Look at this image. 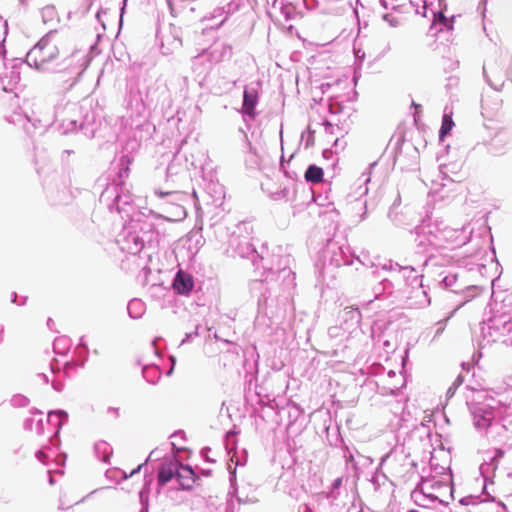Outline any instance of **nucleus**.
<instances>
[{"label":"nucleus","instance_id":"obj_6","mask_svg":"<svg viewBox=\"0 0 512 512\" xmlns=\"http://www.w3.org/2000/svg\"><path fill=\"white\" fill-rule=\"evenodd\" d=\"M48 423L54 426L55 431L54 434L49 438L50 444L43 445L39 450L36 451L35 457L37 460L42 462L43 464H47L49 456L46 453V450L51 449V445L58 448L60 446V437L59 433L63 427V425L68 421V413L65 410L58 409L52 410L48 412Z\"/></svg>","mask_w":512,"mask_h":512},{"label":"nucleus","instance_id":"obj_14","mask_svg":"<svg viewBox=\"0 0 512 512\" xmlns=\"http://www.w3.org/2000/svg\"><path fill=\"white\" fill-rule=\"evenodd\" d=\"M69 348V339L65 336L58 337L53 342V350L56 354L64 355Z\"/></svg>","mask_w":512,"mask_h":512},{"label":"nucleus","instance_id":"obj_19","mask_svg":"<svg viewBox=\"0 0 512 512\" xmlns=\"http://www.w3.org/2000/svg\"><path fill=\"white\" fill-rule=\"evenodd\" d=\"M56 11L53 6H46L41 10L42 20L44 23L52 21L55 17Z\"/></svg>","mask_w":512,"mask_h":512},{"label":"nucleus","instance_id":"obj_7","mask_svg":"<svg viewBox=\"0 0 512 512\" xmlns=\"http://www.w3.org/2000/svg\"><path fill=\"white\" fill-rule=\"evenodd\" d=\"M174 475L183 489H190L195 483V473L190 467L174 463L173 468L162 469V484L171 480Z\"/></svg>","mask_w":512,"mask_h":512},{"label":"nucleus","instance_id":"obj_5","mask_svg":"<svg viewBox=\"0 0 512 512\" xmlns=\"http://www.w3.org/2000/svg\"><path fill=\"white\" fill-rule=\"evenodd\" d=\"M160 453L157 449H154L150 452L147 459L144 463L139 464L136 468H134L128 476L132 477L133 475L139 473L144 466H148V463L151 466V476L147 475L148 468L145 469V483L142 489L139 492L141 503L144 505L145 498L150 492V485L152 483L153 478L156 480L155 491L156 494L160 493Z\"/></svg>","mask_w":512,"mask_h":512},{"label":"nucleus","instance_id":"obj_2","mask_svg":"<svg viewBox=\"0 0 512 512\" xmlns=\"http://www.w3.org/2000/svg\"><path fill=\"white\" fill-rule=\"evenodd\" d=\"M55 31H50L44 35L26 54V63L34 66L36 69L52 72L65 73L69 76L66 82H69L68 89L72 88L78 81L81 71L76 64L73 54L67 55L61 61H57L60 56L58 47L51 42V37Z\"/></svg>","mask_w":512,"mask_h":512},{"label":"nucleus","instance_id":"obj_25","mask_svg":"<svg viewBox=\"0 0 512 512\" xmlns=\"http://www.w3.org/2000/svg\"><path fill=\"white\" fill-rule=\"evenodd\" d=\"M126 6H127V0H122L121 1V7H120V19H119V26L120 27L123 24V15L125 13Z\"/></svg>","mask_w":512,"mask_h":512},{"label":"nucleus","instance_id":"obj_39","mask_svg":"<svg viewBox=\"0 0 512 512\" xmlns=\"http://www.w3.org/2000/svg\"><path fill=\"white\" fill-rule=\"evenodd\" d=\"M30 413L31 414H42V411L38 410L37 408H32L30 410Z\"/></svg>","mask_w":512,"mask_h":512},{"label":"nucleus","instance_id":"obj_21","mask_svg":"<svg viewBox=\"0 0 512 512\" xmlns=\"http://www.w3.org/2000/svg\"><path fill=\"white\" fill-rule=\"evenodd\" d=\"M80 367V362H76L74 360H71V361H67L65 364H64V367H63V371H64V374L66 376H68V373H69V370L70 369H74L76 367Z\"/></svg>","mask_w":512,"mask_h":512},{"label":"nucleus","instance_id":"obj_20","mask_svg":"<svg viewBox=\"0 0 512 512\" xmlns=\"http://www.w3.org/2000/svg\"><path fill=\"white\" fill-rule=\"evenodd\" d=\"M159 293H160V284L159 283H155V282H152L148 288V294L149 296L154 299V300H158L159 299Z\"/></svg>","mask_w":512,"mask_h":512},{"label":"nucleus","instance_id":"obj_40","mask_svg":"<svg viewBox=\"0 0 512 512\" xmlns=\"http://www.w3.org/2000/svg\"><path fill=\"white\" fill-rule=\"evenodd\" d=\"M108 411H109V412H112V413H115V414H116V416H118V411H119V409H118V408L109 407Z\"/></svg>","mask_w":512,"mask_h":512},{"label":"nucleus","instance_id":"obj_4","mask_svg":"<svg viewBox=\"0 0 512 512\" xmlns=\"http://www.w3.org/2000/svg\"><path fill=\"white\" fill-rule=\"evenodd\" d=\"M131 163L132 158L129 155L124 154L120 157L112 183L108 184L100 195V202L105 203L110 211L115 209L122 218L124 215L130 217L132 210L133 196L125 183L130 173Z\"/></svg>","mask_w":512,"mask_h":512},{"label":"nucleus","instance_id":"obj_1","mask_svg":"<svg viewBox=\"0 0 512 512\" xmlns=\"http://www.w3.org/2000/svg\"><path fill=\"white\" fill-rule=\"evenodd\" d=\"M139 222L131 219L128 224L123 226V229L116 237V244L119 249L128 254L136 255L142 251L147 257V263L142 268V274L144 279L142 280L143 285H149V276L153 274H160V254L157 250L160 239L159 233H153L151 231H145L142 235L139 234L137 228Z\"/></svg>","mask_w":512,"mask_h":512},{"label":"nucleus","instance_id":"obj_41","mask_svg":"<svg viewBox=\"0 0 512 512\" xmlns=\"http://www.w3.org/2000/svg\"><path fill=\"white\" fill-rule=\"evenodd\" d=\"M3 331H4V328H3V326H2V327H1V329H0V341H2V334H3Z\"/></svg>","mask_w":512,"mask_h":512},{"label":"nucleus","instance_id":"obj_24","mask_svg":"<svg viewBox=\"0 0 512 512\" xmlns=\"http://www.w3.org/2000/svg\"><path fill=\"white\" fill-rule=\"evenodd\" d=\"M18 295L16 292H13L12 293V298H11V302L14 303V304H17V305H25L26 304V301H27V297L24 296L22 297V300L20 302H18Z\"/></svg>","mask_w":512,"mask_h":512},{"label":"nucleus","instance_id":"obj_42","mask_svg":"<svg viewBox=\"0 0 512 512\" xmlns=\"http://www.w3.org/2000/svg\"><path fill=\"white\" fill-rule=\"evenodd\" d=\"M22 5H26L28 0H19Z\"/></svg>","mask_w":512,"mask_h":512},{"label":"nucleus","instance_id":"obj_16","mask_svg":"<svg viewBox=\"0 0 512 512\" xmlns=\"http://www.w3.org/2000/svg\"><path fill=\"white\" fill-rule=\"evenodd\" d=\"M454 122L452 116L449 114H445L443 116L442 125L440 128V138H444L453 128Z\"/></svg>","mask_w":512,"mask_h":512},{"label":"nucleus","instance_id":"obj_37","mask_svg":"<svg viewBox=\"0 0 512 512\" xmlns=\"http://www.w3.org/2000/svg\"><path fill=\"white\" fill-rule=\"evenodd\" d=\"M121 480H127L128 478H130V476H128L129 474L126 473L125 471H121Z\"/></svg>","mask_w":512,"mask_h":512},{"label":"nucleus","instance_id":"obj_36","mask_svg":"<svg viewBox=\"0 0 512 512\" xmlns=\"http://www.w3.org/2000/svg\"><path fill=\"white\" fill-rule=\"evenodd\" d=\"M48 474H49V479H48V482L50 485H54L55 484V480L53 478V476L51 475V472L48 471Z\"/></svg>","mask_w":512,"mask_h":512},{"label":"nucleus","instance_id":"obj_31","mask_svg":"<svg viewBox=\"0 0 512 512\" xmlns=\"http://www.w3.org/2000/svg\"><path fill=\"white\" fill-rule=\"evenodd\" d=\"M104 13H106V9H103V8L99 9L97 11V13H96V18L102 24V26L105 28V25H104V23L101 20V15L104 14Z\"/></svg>","mask_w":512,"mask_h":512},{"label":"nucleus","instance_id":"obj_28","mask_svg":"<svg viewBox=\"0 0 512 512\" xmlns=\"http://www.w3.org/2000/svg\"><path fill=\"white\" fill-rule=\"evenodd\" d=\"M159 35H160V13L158 12L157 18H156L155 37L158 38Z\"/></svg>","mask_w":512,"mask_h":512},{"label":"nucleus","instance_id":"obj_15","mask_svg":"<svg viewBox=\"0 0 512 512\" xmlns=\"http://www.w3.org/2000/svg\"><path fill=\"white\" fill-rule=\"evenodd\" d=\"M29 403V398L23 394H14L10 399V404L14 408H24L27 407Z\"/></svg>","mask_w":512,"mask_h":512},{"label":"nucleus","instance_id":"obj_45","mask_svg":"<svg viewBox=\"0 0 512 512\" xmlns=\"http://www.w3.org/2000/svg\"><path fill=\"white\" fill-rule=\"evenodd\" d=\"M164 217L168 220H172V217L170 215H165Z\"/></svg>","mask_w":512,"mask_h":512},{"label":"nucleus","instance_id":"obj_43","mask_svg":"<svg viewBox=\"0 0 512 512\" xmlns=\"http://www.w3.org/2000/svg\"><path fill=\"white\" fill-rule=\"evenodd\" d=\"M24 129L26 130V132H27L28 134H30V133H31V131H30V129H29L28 127H26V126H25V127H24Z\"/></svg>","mask_w":512,"mask_h":512},{"label":"nucleus","instance_id":"obj_12","mask_svg":"<svg viewBox=\"0 0 512 512\" xmlns=\"http://www.w3.org/2000/svg\"><path fill=\"white\" fill-rule=\"evenodd\" d=\"M324 172L321 167L310 165L305 171L304 178L307 182L320 183L323 181Z\"/></svg>","mask_w":512,"mask_h":512},{"label":"nucleus","instance_id":"obj_27","mask_svg":"<svg viewBox=\"0 0 512 512\" xmlns=\"http://www.w3.org/2000/svg\"><path fill=\"white\" fill-rule=\"evenodd\" d=\"M50 370L53 374H56L60 368H59V363L56 359H54L51 363H50Z\"/></svg>","mask_w":512,"mask_h":512},{"label":"nucleus","instance_id":"obj_10","mask_svg":"<svg viewBox=\"0 0 512 512\" xmlns=\"http://www.w3.org/2000/svg\"><path fill=\"white\" fill-rule=\"evenodd\" d=\"M142 376L147 383L156 385L160 380V368L154 363L146 364L142 368Z\"/></svg>","mask_w":512,"mask_h":512},{"label":"nucleus","instance_id":"obj_17","mask_svg":"<svg viewBox=\"0 0 512 512\" xmlns=\"http://www.w3.org/2000/svg\"><path fill=\"white\" fill-rule=\"evenodd\" d=\"M45 191H46L47 198L52 202V204L61 203L64 200V198L66 197V191L65 190L58 191L57 192V194H58L57 197L54 196V191H53L52 188L45 187Z\"/></svg>","mask_w":512,"mask_h":512},{"label":"nucleus","instance_id":"obj_32","mask_svg":"<svg viewBox=\"0 0 512 512\" xmlns=\"http://www.w3.org/2000/svg\"><path fill=\"white\" fill-rule=\"evenodd\" d=\"M37 377L44 383V384H48L49 383V377L48 375H46L45 373H38L37 374Z\"/></svg>","mask_w":512,"mask_h":512},{"label":"nucleus","instance_id":"obj_44","mask_svg":"<svg viewBox=\"0 0 512 512\" xmlns=\"http://www.w3.org/2000/svg\"><path fill=\"white\" fill-rule=\"evenodd\" d=\"M155 194L158 195L160 197V190L158 189H155Z\"/></svg>","mask_w":512,"mask_h":512},{"label":"nucleus","instance_id":"obj_22","mask_svg":"<svg viewBox=\"0 0 512 512\" xmlns=\"http://www.w3.org/2000/svg\"><path fill=\"white\" fill-rule=\"evenodd\" d=\"M52 387L57 392H62L64 389V382L61 380L54 379L52 381Z\"/></svg>","mask_w":512,"mask_h":512},{"label":"nucleus","instance_id":"obj_9","mask_svg":"<svg viewBox=\"0 0 512 512\" xmlns=\"http://www.w3.org/2000/svg\"><path fill=\"white\" fill-rule=\"evenodd\" d=\"M94 452L100 461L107 463L112 456L113 449L109 443L100 440L94 444Z\"/></svg>","mask_w":512,"mask_h":512},{"label":"nucleus","instance_id":"obj_29","mask_svg":"<svg viewBox=\"0 0 512 512\" xmlns=\"http://www.w3.org/2000/svg\"><path fill=\"white\" fill-rule=\"evenodd\" d=\"M36 430H37V433L38 434H42L43 433V430H44V424H43V420L40 419L37 421V424H36Z\"/></svg>","mask_w":512,"mask_h":512},{"label":"nucleus","instance_id":"obj_3","mask_svg":"<svg viewBox=\"0 0 512 512\" xmlns=\"http://www.w3.org/2000/svg\"><path fill=\"white\" fill-rule=\"evenodd\" d=\"M26 120L30 122L34 129L45 130L51 123L42 120H35L29 116H25ZM52 124H57V129L61 134H69L81 132L86 138H93L96 132V118L92 110L83 111L82 107H78L75 103H66L65 105H57L54 109V121Z\"/></svg>","mask_w":512,"mask_h":512},{"label":"nucleus","instance_id":"obj_34","mask_svg":"<svg viewBox=\"0 0 512 512\" xmlns=\"http://www.w3.org/2000/svg\"><path fill=\"white\" fill-rule=\"evenodd\" d=\"M159 52H160V47H159V46H157V45H155V46L151 49V51H150V53H153V55H154V56H157Z\"/></svg>","mask_w":512,"mask_h":512},{"label":"nucleus","instance_id":"obj_8","mask_svg":"<svg viewBox=\"0 0 512 512\" xmlns=\"http://www.w3.org/2000/svg\"><path fill=\"white\" fill-rule=\"evenodd\" d=\"M173 288L179 294H187L193 288V280L189 274L184 273L183 271H178L176 277L173 282Z\"/></svg>","mask_w":512,"mask_h":512},{"label":"nucleus","instance_id":"obj_46","mask_svg":"<svg viewBox=\"0 0 512 512\" xmlns=\"http://www.w3.org/2000/svg\"><path fill=\"white\" fill-rule=\"evenodd\" d=\"M49 322H52L51 318H48L47 325H49Z\"/></svg>","mask_w":512,"mask_h":512},{"label":"nucleus","instance_id":"obj_35","mask_svg":"<svg viewBox=\"0 0 512 512\" xmlns=\"http://www.w3.org/2000/svg\"><path fill=\"white\" fill-rule=\"evenodd\" d=\"M145 58H146L147 60L143 62V64H144V65H148V64H153V65H155V64H156V62H157V60H156V59H155V60H150L148 55H147V56H145Z\"/></svg>","mask_w":512,"mask_h":512},{"label":"nucleus","instance_id":"obj_30","mask_svg":"<svg viewBox=\"0 0 512 512\" xmlns=\"http://www.w3.org/2000/svg\"><path fill=\"white\" fill-rule=\"evenodd\" d=\"M74 154V151L73 150H70V149H66L62 152V156H61V159L62 161H65L70 155Z\"/></svg>","mask_w":512,"mask_h":512},{"label":"nucleus","instance_id":"obj_26","mask_svg":"<svg viewBox=\"0 0 512 512\" xmlns=\"http://www.w3.org/2000/svg\"><path fill=\"white\" fill-rule=\"evenodd\" d=\"M34 420L33 418H27L24 420L23 427L27 431H31L33 429Z\"/></svg>","mask_w":512,"mask_h":512},{"label":"nucleus","instance_id":"obj_11","mask_svg":"<svg viewBox=\"0 0 512 512\" xmlns=\"http://www.w3.org/2000/svg\"><path fill=\"white\" fill-rule=\"evenodd\" d=\"M146 309L145 303L138 298H134L129 301L127 305V312L130 318L139 319L142 317Z\"/></svg>","mask_w":512,"mask_h":512},{"label":"nucleus","instance_id":"obj_47","mask_svg":"<svg viewBox=\"0 0 512 512\" xmlns=\"http://www.w3.org/2000/svg\"><path fill=\"white\" fill-rule=\"evenodd\" d=\"M140 512H143V511H140Z\"/></svg>","mask_w":512,"mask_h":512},{"label":"nucleus","instance_id":"obj_23","mask_svg":"<svg viewBox=\"0 0 512 512\" xmlns=\"http://www.w3.org/2000/svg\"><path fill=\"white\" fill-rule=\"evenodd\" d=\"M159 340H160V337L156 336L153 338L151 344L153 346L155 355L160 358V347L158 346Z\"/></svg>","mask_w":512,"mask_h":512},{"label":"nucleus","instance_id":"obj_18","mask_svg":"<svg viewBox=\"0 0 512 512\" xmlns=\"http://www.w3.org/2000/svg\"><path fill=\"white\" fill-rule=\"evenodd\" d=\"M78 348L82 349V352H80V354H79V356L81 357L80 367H84L86 361L88 360V353H89V348H88L87 343L84 340V336H82L80 338Z\"/></svg>","mask_w":512,"mask_h":512},{"label":"nucleus","instance_id":"obj_38","mask_svg":"<svg viewBox=\"0 0 512 512\" xmlns=\"http://www.w3.org/2000/svg\"><path fill=\"white\" fill-rule=\"evenodd\" d=\"M5 54H6V50H5V48H4L3 46H1V45H0V56H1L2 58H4Z\"/></svg>","mask_w":512,"mask_h":512},{"label":"nucleus","instance_id":"obj_13","mask_svg":"<svg viewBox=\"0 0 512 512\" xmlns=\"http://www.w3.org/2000/svg\"><path fill=\"white\" fill-rule=\"evenodd\" d=\"M256 103H257V93L245 91L244 92V101H243V111L246 114L253 116Z\"/></svg>","mask_w":512,"mask_h":512},{"label":"nucleus","instance_id":"obj_33","mask_svg":"<svg viewBox=\"0 0 512 512\" xmlns=\"http://www.w3.org/2000/svg\"><path fill=\"white\" fill-rule=\"evenodd\" d=\"M176 210V216L182 217L185 215V210L182 206H177Z\"/></svg>","mask_w":512,"mask_h":512}]
</instances>
